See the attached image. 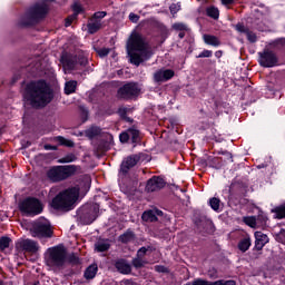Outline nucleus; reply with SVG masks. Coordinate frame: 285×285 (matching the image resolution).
I'll return each mask as SVG.
<instances>
[{
  "instance_id": "f3484780",
  "label": "nucleus",
  "mask_w": 285,
  "mask_h": 285,
  "mask_svg": "<svg viewBox=\"0 0 285 285\" xmlns=\"http://www.w3.org/2000/svg\"><path fill=\"white\" fill-rule=\"evenodd\" d=\"M139 156L137 155H132V156H129L127 157L122 163H121V166H120V173L122 175H127L128 174V170H130V168H134V166H137V163L139 161Z\"/></svg>"
},
{
  "instance_id": "473e14b6",
  "label": "nucleus",
  "mask_w": 285,
  "mask_h": 285,
  "mask_svg": "<svg viewBox=\"0 0 285 285\" xmlns=\"http://www.w3.org/2000/svg\"><path fill=\"white\" fill-rule=\"evenodd\" d=\"M127 134L129 135V139H131L132 144H137V141H139V130L129 129Z\"/></svg>"
},
{
  "instance_id": "de8ad7c7",
  "label": "nucleus",
  "mask_w": 285,
  "mask_h": 285,
  "mask_svg": "<svg viewBox=\"0 0 285 285\" xmlns=\"http://www.w3.org/2000/svg\"><path fill=\"white\" fill-rule=\"evenodd\" d=\"M75 19H77V14H71L66 19L65 26L66 28L72 26V21H75Z\"/></svg>"
},
{
  "instance_id": "f257e3e1",
  "label": "nucleus",
  "mask_w": 285,
  "mask_h": 285,
  "mask_svg": "<svg viewBox=\"0 0 285 285\" xmlns=\"http://www.w3.org/2000/svg\"><path fill=\"white\" fill-rule=\"evenodd\" d=\"M90 190V177L83 176L75 187L60 191L51 200V207L56 210H72L79 199V193Z\"/></svg>"
},
{
  "instance_id": "6e6552de",
  "label": "nucleus",
  "mask_w": 285,
  "mask_h": 285,
  "mask_svg": "<svg viewBox=\"0 0 285 285\" xmlns=\"http://www.w3.org/2000/svg\"><path fill=\"white\" fill-rule=\"evenodd\" d=\"M32 237H52V226L46 218L36 220L31 228Z\"/></svg>"
},
{
  "instance_id": "052dcab7",
  "label": "nucleus",
  "mask_w": 285,
  "mask_h": 285,
  "mask_svg": "<svg viewBox=\"0 0 285 285\" xmlns=\"http://www.w3.org/2000/svg\"><path fill=\"white\" fill-rule=\"evenodd\" d=\"M178 37H179L180 39H184V37H186V33H184V31H180L179 35H178Z\"/></svg>"
},
{
  "instance_id": "79ce46f5",
  "label": "nucleus",
  "mask_w": 285,
  "mask_h": 285,
  "mask_svg": "<svg viewBox=\"0 0 285 285\" xmlns=\"http://www.w3.org/2000/svg\"><path fill=\"white\" fill-rule=\"evenodd\" d=\"M173 28L174 30H179L180 32H184V30H188V27L181 22L174 23Z\"/></svg>"
},
{
  "instance_id": "680f3d73",
  "label": "nucleus",
  "mask_w": 285,
  "mask_h": 285,
  "mask_svg": "<svg viewBox=\"0 0 285 285\" xmlns=\"http://www.w3.org/2000/svg\"><path fill=\"white\" fill-rule=\"evenodd\" d=\"M215 57H217L219 59V57H222V51H216Z\"/></svg>"
},
{
  "instance_id": "603ef678",
  "label": "nucleus",
  "mask_w": 285,
  "mask_h": 285,
  "mask_svg": "<svg viewBox=\"0 0 285 285\" xmlns=\"http://www.w3.org/2000/svg\"><path fill=\"white\" fill-rule=\"evenodd\" d=\"M119 139H120L121 144H126L130 139L128 131L121 132L119 136Z\"/></svg>"
},
{
  "instance_id": "72a5a7b5",
  "label": "nucleus",
  "mask_w": 285,
  "mask_h": 285,
  "mask_svg": "<svg viewBox=\"0 0 285 285\" xmlns=\"http://www.w3.org/2000/svg\"><path fill=\"white\" fill-rule=\"evenodd\" d=\"M220 204H222V200H219V198L217 197L209 199V206L213 210H219Z\"/></svg>"
},
{
  "instance_id": "8fccbe9b",
  "label": "nucleus",
  "mask_w": 285,
  "mask_h": 285,
  "mask_svg": "<svg viewBox=\"0 0 285 285\" xmlns=\"http://www.w3.org/2000/svg\"><path fill=\"white\" fill-rule=\"evenodd\" d=\"M97 52H98L99 57L104 58V57H108V55H110V49L102 48V49H99Z\"/></svg>"
},
{
  "instance_id": "f8f14e48",
  "label": "nucleus",
  "mask_w": 285,
  "mask_h": 285,
  "mask_svg": "<svg viewBox=\"0 0 285 285\" xmlns=\"http://www.w3.org/2000/svg\"><path fill=\"white\" fill-rule=\"evenodd\" d=\"M17 250H24V253H37L39 250V243L32 239H19L16 243Z\"/></svg>"
},
{
  "instance_id": "39448f33",
  "label": "nucleus",
  "mask_w": 285,
  "mask_h": 285,
  "mask_svg": "<svg viewBox=\"0 0 285 285\" xmlns=\"http://www.w3.org/2000/svg\"><path fill=\"white\" fill-rule=\"evenodd\" d=\"M48 14V4L45 2L36 3L31 7L24 16L20 19V26H35V23H39L43 17Z\"/></svg>"
},
{
  "instance_id": "864d4df0",
  "label": "nucleus",
  "mask_w": 285,
  "mask_h": 285,
  "mask_svg": "<svg viewBox=\"0 0 285 285\" xmlns=\"http://www.w3.org/2000/svg\"><path fill=\"white\" fill-rule=\"evenodd\" d=\"M81 12H83V8H81V4H75L73 6V14H76V17H78L79 14H81Z\"/></svg>"
},
{
  "instance_id": "9b49d317",
  "label": "nucleus",
  "mask_w": 285,
  "mask_h": 285,
  "mask_svg": "<svg viewBox=\"0 0 285 285\" xmlns=\"http://www.w3.org/2000/svg\"><path fill=\"white\" fill-rule=\"evenodd\" d=\"M258 63L263 68H275V66H277V56L275 52L265 49L264 51L258 52Z\"/></svg>"
},
{
  "instance_id": "13d9d810",
  "label": "nucleus",
  "mask_w": 285,
  "mask_h": 285,
  "mask_svg": "<svg viewBox=\"0 0 285 285\" xmlns=\"http://www.w3.org/2000/svg\"><path fill=\"white\" fill-rule=\"evenodd\" d=\"M45 150H57V147L52 145H45Z\"/></svg>"
},
{
  "instance_id": "3c124183",
  "label": "nucleus",
  "mask_w": 285,
  "mask_h": 285,
  "mask_svg": "<svg viewBox=\"0 0 285 285\" xmlns=\"http://www.w3.org/2000/svg\"><path fill=\"white\" fill-rule=\"evenodd\" d=\"M210 57H213V51L210 50H204L202 53L198 55V59L210 58Z\"/></svg>"
},
{
  "instance_id": "f704fd0d",
  "label": "nucleus",
  "mask_w": 285,
  "mask_h": 285,
  "mask_svg": "<svg viewBox=\"0 0 285 285\" xmlns=\"http://www.w3.org/2000/svg\"><path fill=\"white\" fill-rule=\"evenodd\" d=\"M276 219H285V206H279L274 209Z\"/></svg>"
},
{
  "instance_id": "7ed1b4c3",
  "label": "nucleus",
  "mask_w": 285,
  "mask_h": 285,
  "mask_svg": "<svg viewBox=\"0 0 285 285\" xmlns=\"http://www.w3.org/2000/svg\"><path fill=\"white\" fill-rule=\"evenodd\" d=\"M127 55L130 63L137 67L153 57L146 39L138 32H132L130 35L127 41Z\"/></svg>"
},
{
  "instance_id": "a19ab883",
  "label": "nucleus",
  "mask_w": 285,
  "mask_h": 285,
  "mask_svg": "<svg viewBox=\"0 0 285 285\" xmlns=\"http://www.w3.org/2000/svg\"><path fill=\"white\" fill-rule=\"evenodd\" d=\"M169 10H170V13L175 16L179 12V10H181V6L179 3H173L170 4Z\"/></svg>"
},
{
  "instance_id": "c9c22d12",
  "label": "nucleus",
  "mask_w": 285,
  "mask_h": 285,
  "mask_svg": "<svg viewBox=\"0 0 285 285\" xmlns=\"http://www.w3.org/2000/svg\"><path fill=\"white\" fill-rule=\"evenodd\" d=\"M11 242L12 240L9 237H1L0 238V249L6 250V248H9Z\"/></svg>"
},
{
  "instance_id": "dca6fc26",
  "label": "nucleus",
  "mask_w": 285,
  "mask_h": 285,
  "mask_svg": "<svg viewBox=\"0 0 285 285\" xmlns=\"http://www.w3.org/2000/svg\"><path fill=\"white\" fill-rule=\"evenodd\" d=\"M114 266L121 275H130L132 273V265L127 259H117Z\"/></svg>"
},
{
  "instance_id": "412c9836",
  "label": "nucleus",
  "mask_w": 285,
  "mask_h": 285,
  "mask_svg": "<svg viewBox=\"0 0 285 285\" xmlns=\"http://www.w3.org/2000/svg\"><path fill=\"white\" fill-rule=\"evenodd\" d=\"M98 271H99V267L97 266V264H91L86 268L83 273V277L86 279H95Z\"/></svg>"
},
{
  "instance_id": "f03ea898",
  "label": "nucleus",
  "mask_w": 285,
  "mask_h": 285,
  "mask_svg": "<svg viewBox=\"0 0 285 285\" xmlns=\"http://www.w3.org/2000/svg\"><path fill=\"white\" fill-rule=\"evenodd\" d=\"M26 104L32 108H45L52 101V91L46 81L38 80L27 85Z\"/></svg>"
},
{
  "instance_id": "37998d69",
  "label": "nucleus",
  "mask_w": 285,
  "mask_h": 285,
  "mask_svg": "<svg viewBox=\"0 0 285 285\" xmlns=\"http://www.w3.org/2000/svg\"><path fill=\"white\" fill-rule=\"evenodd\" d=\"M235 30H237V32H240V35H246L248 32V28H246L242 23L236 24Z\"/></svg>"
},
{
  "instance_id": "e2e57ef3",
  "label": "nucleus",
  "mask_w": 285,
  "mask_h": 285,
  "mask_svg": "<svg viewBox=\"0 0 285 285\" xmlns=\"http://www.w3.org/2000/svg\"><path fill=\"white\" fill-rule=\"evenodd\" d=\"M227 157H229V159H233V155L230 153H226Z\"/></svg>"
},
{
  "instance_id": "9d476101",
  "label": "nucleus",
  "mask_w": 285,
  "mask_h": 285,
  "mask_svg": "<svg viewBox=\"0 0 285 285\" xmlns=\"http://www.w3.org/2000/svg\"><path fill=\"white\" fill-rule=\"evenodd\" d=\"M97 213H99V207L97 205H87L78 210L81 222L86 225L92 224V222L97 219Z\"/></svg>"
},
{
  "instance_id": "bf43d9fd",
  "label": "nucleus",
  "mask_w": 285,
  "mask_h": 285,
  "mask_svg": "<svg viewBox=\"0 0 285 285\" xmlns=\"http://www.w3.org/2000/svg\"><path fill=\"white\" fill-rule=\"evenodd\" d=\"M223 6H230L235 0H220Z\"/></svg>"
},
{
  "instance_id": "09e8293b",
  "label": "nucleus",
  "mask_w": 285,
  "mask_h": 285,
  "mask_svg": "<svg viewBox=\"0 0 285 285\" xmlns=\"http://www.w3.org/2000/svg\"><path fill=\"white\" fill-rule=\"evenodd\" d=\"M75 19H77V14H71L66 19L65 26L66 28L72 26V21H75Z\"/></svg>"
},
{
  "instance_id": "b1692460",
  "label": "nucleus",
  "mask_w": 285,
  "mask_h": 285,
  "mask_svg": "<svg viewBox=\"0 0 285 285\" xmlns=\"http://www.w3.org/2000/svg\"><path fill=\"white\" fill-rule=\"evenodd\" d=\"M250 236H246L245 238L240 239L238 243V249L242 253H246V250H248V248H250Z\"/></svg>"
},
{
  "instance_id": "5fc2aeb1",
  "label": "nucleus",
  "mask_w": 285,
  "mask_h": 285,
  "mask_svg": "<svg viewBox=\"0 0 285 285\" xmlns=\"http://www.w3.org/2000/svg\"><path fill=\"white\" fill-rule=\"evenodd\" d=\"M68 264H79V257L76 255L68 256Z\"/></svg>"
},
{
  "instance_id": "aec40b11",
  "label": "nucleus",
  "mask_w": 285,
  "mask_h": 285,
  "mask_svg": "<svg viewBox=\"0 0 285 285\" xmlns=\"http://www.w3.org/2000/svg\"><path fill=\"white\" fill-rule=\"evenodd\" d=\"M101 26H102L101 20L91 18L87 23V29L89 35H95L96 32H99V30H101Z\"/></svg>"
},
{
  "instance_id": "4c0bfd02",
  "label": "nucleus",
  "mask_w": 285,
  "mask_h": 285,
  "mask_svg": "<svg viewBox=\"0 0 285 285\" xmlns=\"http://www.w3.org/2000/svg\"><path fill=\"white\" fill-rule=\"evenodd\" d=\"M77 160V156H75L73 154H69L66 157L61 158V164H70L72 161Z\"/></svg>"
},
{
  "instance_id": "423d86ee",
  "label": "nucleus",
  "mask_w": 285,
  "mask_h": 285,
  "mask_svg": "<svg viewBox=\"0 0 285 285\" xmlns=\"http://www.w3.org/2000/svg\"><path fill=\"white\" fill-rule=\"evenodd\" d=\"M19 208L21 213L30 216L40 215V213L43 212V205L41 204V202L32 197L22 200L19 205Z\"/></svg>"
},
{
  "instance_id": "c85d7f7f",
  "label": "nucleus",
  "mask_w": 285,
  "mask_h": 285,
  "mask_svg": "<svg viewBox=\"0 0 285 285\" xmlns=\"http://www.w3.org/2000/svg\"><path fill=\"white\" fill-rule=\"evenodd\" d=\"M132 239H135V233L132 232H126L119 236V242L122 244H128V242H132Z\"/></svg>"
},
{
  "instance_id": "393cba45",
  "label": "nucleus",
  "mask_w": 285,
  "mask_h": 285,
  "mask_svg": "<svg viewBox=\"0 0 285 285\" xmlns=\"http://www.w3.org/2000/svg\"><path fill=\"white\" fill-rule=\"evenodd\" d=\"M95 248L98 253H106L110 248V243L108 240H99L95 244Z\"/></svg>"
},
{
  "instance_id": "a211bd4d",
  "label": "nucleus",
  "mask_w": 285,
  "mask_h": 285,
  "mask_svg": "<svg viewBox=\"0 0 285 285\" xmlns=\"http://www.w3.org/2000/svg\"><path fill=\"white\" fill-rule=\"evenodd\" d=\"M255 248L256 250H262L268 244L269 238L266 234L262 232H256L255 234Z\"/></svg>"
},
{
  "instance_id": "6ab92c4d",
  "label": "nucleus",
  "mask_w": 285,
  "mask_h": 285,
  "mask_svg": "<svg viewBox=\"0 0 285 285\" xmlns=\"http://www.w3.org/2000/svg\"><path fill=\"white\" fill-rule=\"evenodd\" d=\"M164 212L159 209H149L142 213L141 219L142 222H157V217H161Z\"/></svg>"
},
{
  "instance_id": "2eb2a0df",
  "label": "nucleus",
  "mask_w": 285,
  "mask_h": 285,
  "mask_svg": "<svg viewBox=\"0 0 285 285\" xmlns=\"http://www.w3.org/2000/svg\"><path fill=\"white\" fill-rule=\"evenodd\" d=\"M164 186H166V181L164 180V178L159 176H154L147 181L146 190L147 193H155L157 190H161Z\"/></svg>"
},
{
  "instance_id": "ddd939ff",
  "label": "nucleus",
  "mask_w": 285,
  "mask_h": 285,
  "mask_svg": "<svg viewBox=\"0 0 285 285\" xmlns=\"http://www.w3.org/2000/svg\"><path fill=\"white\" fill-rule=\"evenodd\" d=\"M60 61L66 73L72 72L77 68V57L68 52L62 53Z\"/></svg>"
},
{
  "instance_id": "cd10ccee",
  "label": "nucleus",
  "mask_w": 285,
  "mask_h": 285,
  "mask_svg": "<svg viewBox=\"0 0 285 285\" xmlns=\"http://www.w3.org/2000/svg\"><path fill=\"white\" fill-rule=\"evenodd\" d=\"M56 141H58L60 146H67V148H75V142L70 139H66L63 136L56 137Z\"/></svg>"
},
{
  "instance_id": "20e7f679",
  "label": "nucleus",
  "mask_w": 285,
  "mask_h": 285,
  "mask_svg": "<svg viewBox=\"0 0 285 285\" xmlns=\"http://www.w3.org/2000/svg\"><path fill=\"white\" fill-rule=\"evenodd\" d=\"M45 259L51 271H61L68 266V250L63 245L50 247L47 249Z\"/></svg>"
},
{
  "instance_id": "4be33fe9",
  "label": "nucleus",
  "mask_w": 285,
  "mask_h": 285,
  "mask_svg": "<svg viewBox=\"0 0 285 285\" xmlns=\"http://www.w3.org/2000/svg\"><path fill=\"white\" fill-rule=\"evenodd\" d=\"M85 137H88V139H95V137H99L101 135V128L97 126H92L83 131Z\"/></svg>"
},
{
  "instance_id": "bb28decb",
  "label": "nucleus",
  "mask_w": 285,
  "mask_h": 285,
  "mask_svg": "<svg viewBox=\"0 0 285 285\" xmlns=\"http://www.w3.org/2000/svg\"><path fill=\"white\" fill-rule=\"evenodd\" d=\"M77 90V81L70 80L65 83V95H72Z\"/></svg>"
},
{
  "instance_id": "0e129e2a",
  "label": "nucleus",
  "mask_w": 285,
  "mask_h": 285,
  "mask_svg": "<svg viewBox=\"0 0 285 285\" xmlns=\"http://www.w3.org/2000/svg\"><path fill=\"white\" fill-rule=\"evenodd\" d=\"M85 117H88V111H83Z\"/></svg>"
},
{
  "instance_id": "a18cd8bd",
  "label": "nucleus",
  "mask_w": 285,
  "mask_h": 285,
  "mask_svg": "<svg viewBox=\"0 0 285 285\" xmlns=\"http://www.w3.org/2000/svg\"><path fill=\"white\" fill-rule=\"evenodd\" d=\"M148 253V248L146 247H140L137 252L136 257H139L141 259H144V257H146V254Z\"/></svg>"
},
{
  "instance_id": "7c9ffc66",
  "label": "nucleus",
  "mask_w": 285,
  "mask_h": 285,
  "mask_svg": "<svg viewBox=\"0 0 285 285\" xmlns=\"http://www.w3.org/2000/svg\"><path fill=\"white\" fill-rule=\"evenodd\" d=\"M207 17H210L212 19H219V9L216 7H208L206 9Z\"/></svg>"
},
{
  "instance_id": "0eeeda50",
  "label": "nucleus",
  "mask_w": 285,
  "mask_h": 285,
  "mask_svg": "<svg viewBox=\"0 0 285 285\" xmlns=\"http://www.w3.org/2000/svg\"><path fill=\"white\" fill-rule=\"evenodd\" d=\"M119 99H137L141 95V87L137 82H127L118 89Z\"/></svg>"
},
{
  "instance_id": "58836bf2",
  "label": "nucleus",
  "mask_w": 285,
  "mask_h": 285,
  "mask_svg": "<svg viewBox=\"0 0 285 285\" xmlns=\"http://www.w3.org/2000/svg\"><path fill=\"white\" fill-rule=\"evenodd\" d=\"M108 12L106 11H97L94 13L91 19H96L97 21H101V19H105L107 17Z\"/></svg>"
},
{
  "instance_id": "4468645a",
  "label": "nucleus",
  "mask_w": 285,
  "mask_h": 285,
  "mask_svg": "<svg viewBox=\"0 0 285 285\" xmlns=\"http://www.w3.org/2000/svg\"><path fill=\"white\" fill-rule=\"evenodd\" d=\"M175 77V71L173 69H160L154 73V81L156 83H164L170 81Z\"/></svg>"
},
{
  "instance_id": "2f4dec72",
  "label": "nucleus",
  "mask_w": 285,
  "mask_h": 285,
  "mask_svg": "<svg viewBox=\"0 0 285 285\" xmlns=\"http://www.w3.org/2000/svg\"><path fill=\"white\" fill-rule=\"evenodd\" d=\"M244 223L250 228H257V217L255 216L245 217Z\"/></svg>"
},
{
  "instance_id": "5701e85b",
  "label": "nucleus",
  "mask_w": 285,
  "mask_h": 285,
  "mask_svg": "<svg viewBox=\"0 0 285 285\" xmlns=\"http://www.w3.org/2000/svg\"><path fill=\"white\" fill-rule=\"evenodd\" d=\"M204 41H205V43H207V46H214L215 48H217L218 46L222 45V42L219 41V39L217 37L210 36V35H205Z\"/></svg>"
},
{
  "instance_id": "e433bc0d",
  "label": "nucleus",
  "mask_w": 285,
  "mask_h": 285,
  "mask_svg": "<svg viewBox=\"0 0 285 285\" xmlns=\"http://www.w3.org/2000/svg\"><path fill=\"white\" fill-rule=\"evenodd\" d=\"M213 285H237V282L233 281V279H218L216 282H213Z\"/></svg>"
},
{
  "instance_id": "ea45409f",
  "label": "nucleus",
  "mask_w": 285,
  "mask_h": 285,
  "mask_svg": "<svg viewBox=\"0 0 285 285\" xmlns=\"http://www.w3.org/2000/svg\"><path fill=\"white\" fill-rule=\"evenodd\" d=\"M127 114H128V108H126V107H120V108L118 109V115H119V117H121V119H126L127 121H130V118L126 116Z\"/></svg>"
},
{
  "instance_id": "a878e982",
  "label": "nucleus",
  "mask_w": 285,
  "mask_h": 285,
  "mask_svg": "<svg viewBox=\"0 0 285 285\" xmlns=\"http://www.w3.org/2000/svg\"><path fill=\"white\" fill-rule=\"evenodd\" d=\"M267 222H268V216H266V214L264 213L258 214V216H256V228H264Z\"/></svg>"
},
{
  "instance_id": "c03bdc74",
  "label": "nucleus",
  "mask_w": 285,
  "mask_h": 285,
  "mask_svg": "<svg viewBox=\"0 0 285 285\" xmlns=\"http://www.w3.org/2000/svg\"><path fill=\"white\" fill-rule=\"evenodd\" d=\"M245 35L250 43H255V41H257V36L253 31L248 30Z\"/></svg>"
},
{
  "instance_id": "c756f323",
  "label": "nucleus",
  "mask_w": 285,
  "mask_h": 285,
  "mask_svg": "<svg viewBox=\"0 0 285 285\" xmlns=\"http://www.w3.org/2000/svg\"><path fill=\"white\" fill-rule=\"evenodd\" d=\"M131 264L134 268H144V265L148 264V261H146L145 258H139V256H136L135 258H132Z\"/></svg>"
},
{
  "instance_id": "1a4fd4ad",
  "label": "nucleus",
  "mask_w": 285,
  "mask_h": 285,
  "mask_svg": "<svg viewBox=\"0 0 285 285\" xmlns=\"http://www.w3.org/2000/svg\"><path fill=\"white\" fill-rule=\"evenodd\" d=\"M73 173L72 167L69 166H59L53 167L48 170L47 177L50 179V181L57 183V181H63V179H68Z\"/></svg>"
},
{
  "instance_id": "4d7b16f0",
  "label": "nucleus",
  "mask_w": 285,
  "mask_h": 285,
  "mask_svg": "<svg viewBox=\"0 0 285 285\" xmlns=\"http://www.w3.org/2000/svg\"><path fill=\"white\" fill-rule=\"evenodd\" d=\"M155 271H157V273H166V267L161 266V265H157L155 266Z\"/></svg>"
},
{
  "instance_id": "6e6d98bb",
  "label": "nucleus",
  "mask_w": 285,
  "mask_h": 285,
  "mask_svg": "<svg viewBox=\"0 0 285 285\" xmlns=\"http://www.w3.org/2000/svg\"><path fill=\"white\" fill-rule=\"evenodd\" d=\"M129 21H131V23H137L139 21V16H137V13H129Z\"/></svg>"
},
{
  "instance_id": "49530a36",
  "label": "nucleus",
  "mask_w": 285,
  "mask_h": 285,
  "mask_svg": "<svg viewBox=\"0 0 285 285\" xmlns=\"http://www.w3.org/2000/svg\"><path fill=\"white\" fill-rule=\"evenodd\" d=\"M191 285H213V282L210 281H204L202 278H197L191 283Z\"/></svg>"
}]
</instances>
